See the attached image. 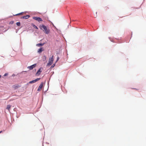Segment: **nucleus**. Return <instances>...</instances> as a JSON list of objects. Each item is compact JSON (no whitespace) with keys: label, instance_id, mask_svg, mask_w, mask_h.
Wrapping results in <instances>:
<instances>
[{"label":"nucleus","instance_id":"nucleus-1","mask_svg":"<svg viewBox=\"0 0 146 146\" xmlns=\"http://www.w3.org/2000/svg\"><path fill=\"white\" fill-rule=\"evenodd\" d=\"M39 28L40 29L43 30L45 34H48L49 33L50 30L45 25H40Z\"/></svg>","mask_w":146,"mask_h":146},{"label":"nucleus","instance_id":"nucleus-2","mask_svg":"<svg viewBox=\"0 0 146 146\" xmlns=\"http://www.w3.org/2000/svg\"><path fill=\"white\" fill-rule=\"evenodd\" d=\"M54 60V56H52L51 58H49L48 60V62L47 64V66H49L52 65V64Z\"/></svg>","mask_w":146,"mask_h":146},{"label":"nucleus","instance_id":"nucleus-3","mask_svg":"<svg viewBox=\"0 0 146 146\" xmlns=\"http://www.w3.org/2000/svg\"><path fill=\"white\" fill-rule=\"evenodd\" d=\"M33 19L39 22L42 21V20L41 18L38 17H33Z\"/></svg>","mask_w":146,"mask_h":146},{"label":"nucleus","instance_id":"nucleus-4","mask_svg":"<svg viewBox=\"0 0 146 146\" xmlns=\"http://www.w3.org/2000/svg\"><path fill=\"white\" fill-rule=\"evenodd\" d=\"M21 86L18 84H15L13 85L12 86L13 88H14L15 90L16 89L20 87Z\"/></svg>","mask_w":146,"mask_h":146},{"label":"nucleus","instance_id":"nucleus-5","mask_svg":"<svg viewBox=\"0 0 146 146\" xmlns=\"http://www.w3.org/2000/svg\"><path fill=\"white\" fill-rule=\"evenodd\" d=\"M40 79V78H38L35 80H33L32 81H31L29 82V83L30 84H32L33 83L35 82H36L37 81H38Z\"/></svg>","mask_w":146,"mask_h":146},{"label":"nucleus","instance_id":"nucleus-6","mask_svg":"<svg viewBox=\"0 0 146 146\" xmlns=\"http://www.w3.org/2000/svg\"><path fill=\"white\" fill-rule=\"evenodd\" d=\"M36 64H34L30 66H28L27 68L30 70H32L36 66Z\"/></svg>","mask_w":146,"mask_h":146},{"label":"nucleus","instance_id":"nucleus-7","mask_svg":"<svg viewBox=\"0 0 146 146\" xmlns=\"http://www.w3.org/2000/svg\"><path fill=\"white\" fill-rule=\"evenodd\" d=\"M43 86V83L42 82L41 83V84H40V85H39V87H38L37 90L38 91H40L42 89V88Z\"/></svg>","mask_w":146,"mask_h":146},{"label":"nucleus","instance_id":"nucleus-8","mask_svg":"<svg viewBox=\"0 0 146 146\" xmlns=\"http://www.w3.org/2000/svg\"><path fill=\"white\" fill-rule=\"evenodd\" d=\"M41 72V71L40 70V68L37 71V72L36 74V76H38L39 75Z\"/></svg>","mask_w":146,"mask_h":146},{"label":"nucleus","instance_id":"nucleus-9","mask_svg":"<svg viewBox=\"0 0 146 146\" xmlns=\"http://www.w3.org/2000/svg\"><path fill=\"white\" fill-rule=\"evenodd\" d=\"M30 16L29 15H27L25 16H24L23 17H21V18L22 19H28L29 17Z\"/></svg>","mask_w":146,"mask_h":146},{"label":"nucleus","instance_id":"nucleus-10","mask_svg":"<svg viewBox=\"0 0 146 146\" xmlns=\"http://www.w3.org/2000/svg\"><path fill=\"white\" fill-rule=\"evenodd\" d=\"M44 50V48L42 47H41L38 49V52L39 53H40Z\"/></svg>","mask_w":146,"mask_h":146},{"label":"nucleus","instance_id":"nucleus-11","mask_svg":"<svg viewBox=\"0 0 146 146\" xmlns=\"http://www.w3.org/2000/svg\"><path fill=\"white\" fill-rule=\"evenodd\" d=\"M11 108V106L10 105H8L7 106L6 108L9 111H10V109Z\"/></svg>","mask_w":146,"mask_h":146},{"label":"nucleus","instance_id":"nucleus-12","mask_svg":"<svg viewBox=\"0 0 146 146\" xmlns=\"http://www.w3.org/2000/svg\"><path fill=\"white\" fill-rule=\"evenodd\" d=\"M44 44H42L41 43H39L37 44L36 46H42Z\"/></svg>","mask_w":146,"mask_h":146},{"label":"nucleus","instance_id":"nucleus-13","mask_svg":"<svg viewBox=\"0 0 146 146\" xmlns=\"http://www.w3.org/2000/svg\"><path fill=\"white\" fill-rule=\"evenodd\" d=\"M46 57L45 56H43L42 59L43 61H45L46 60Z\"/></svg>","mask_w":146,"mask_h":146},{"label":"nucleus","instance_id":"nucleus-14","mask_svg":"<svg viewBox=\"0 0 146 146\" xmlns=\"http://www.w3.org/2000/svg\"><path fill=\"white\" fill-rule=\"evenodd\" d=\"M32 25H33V27L34 28H35L36 29H38V28L36 26V25H34L33 24H32Z\"/></svg>","mask_w":146,"mask_h":146},{"label":"nucleus","instance_id":"nucleus-15","mask_svg":"<svg viewBox=\"0 0 146 146\" xmlns=\"http://www.w3.org/2000/svg\"><path fill=\"white\" fill-rule=\"evenodd\" d=\"M16 25L18 26H20L21 25L20 23V22H17L16 23Z\"/></svg>","mask_w":146,"mask_h":146},{"label":"nucleus","instance_id":"nucleus-16","mask_svg":"<svg viewBox=\"0 0 146 146\" xmlns=\"http://www.w3.org/2000/svg\"><path fill=\"white\" fill-rule=\"evenodd\" d=\"M55 65V64H54L52 66H51V67L53 68L54 67V66Z\"/></svg>","mask_w":146,"mask_h":146},{"label":"nucleus","instance_id":"nucleus-17","mask_svg":"<svg viewBox=\"0 0 146 146\" xmlns=\"http://www.w3.org/2000/svg\"><path fill=\"white\" fill-rule=\"evenodd\" d=\"M22 13H18V14H17L16 15H21V14H22Z\"/></svg>","mask_w":146,"mask_h":146},{"label":"nucleus","instance_id":"nucleus-18","mask_svg":"<svg viewBox=\"0 0 146 146\" xmlns=\"http://www.w3.org/2000/svg\"><path fill=\"white\" fill-rule=\"evenodd\" d=\"M8 74L7 73H5L4 75V76H5L8 75Z\"/></svg>","mask_w":146,"mask_h":146},{"label":"nucleus","instance_id":"nucleus-19","mask_svg":"<svg viewBox=\"0 0 146 146\" xmlns=\"http://www.w3.org/2000/svg\"><path fill=\"white\" fill-rule=\"evenodd\" d=\"M59 59V57H58V58H57V60H56V62H57V61Z\"/></svg>","mask_w":146,"mask_h":146},{"label":"nucleus","instance_id":"nucleus-20","mask_svg":"<svg viewBox=\"0 0 146 146\" xmlns=\"http://www.w3.org/2000/svg\"><path fill=\"white\" fill-rule=\"evenodd\" d=\"M2 132V131H0V133H1Z\"/></svg>","mask_w":146,"mask_h":146},{"label":"nucleus","instance_id":"nucleus-21","mask_svg":"<svg viewBox=\"0 0 146 146\" xmlns=\"http://www.w3.org/2000/svg\"><path fill=\"white\" fill-rule=\"evenodd\" d=\"M13 22H11V23H13Z\"/></svg>","mask_w":146,"mask_h":146},{"label":"nucleus","instance_id":"nucleus-22","mask_svg":"<svg viewBox=\"0 0 146 146\" xmlns=\"http://www.w3.org/2000/svg\"><path fill=\"white\" fill-rule=\"evenodd\" d=\"M13 22H11V23H13Z\"/></svg>","mask_w":146,"mask_h":146}]
</instances>
